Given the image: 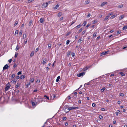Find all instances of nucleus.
Here are the masks:
<instances>
[{
    "instance_id": "1",
    "label": "nucleus",
    "mask_w": 127,
    "mask_h": 127,
    "mask_svg": "<svg viewBox=\"0 0 127 127\" xmlns=\"http://www.w3.org/2000/svg\"><path fill=\"white\" fill-rule=\"evenodd\" d=\"M64 109L65 112L67 113L69 111V109L68 106L67 105H65L64 106Z\"/></svg>"
},
{
    "instance_id": "2",
    "label": "nucleus",
    "mask_w": 127,
    "mask_h": 127,
    "mask_svg": "<svg viewBox=\"0 0 127 127\" xmlns=\"http://www.w3.org/2000/svg\"><path fill=\"white\" fill-rule=\"evenodd\" d=\"M43 100L42 98L39 99L37 98H36L35 99V102L36 103H39L40 102H42Z\"/></svg>"
},
{
    "instance_id": "3",
    "label": "nucleus",
    "mask_w": 127,
    "mask_h": 127,
    "mask_svg": "<svg viewBox=\"0 0 127 127\" xmlns=\"http://www.w3.org/2000/svg\"><path fill=\"white\" fill-rule=\"evenodd\" d=\"M10 87V84L9 83H7L6 85V87L5 88V90L6 91H7L9 89Z\"/></svg>"
},
{
    "instance_id": "4",
    "label": "nucleus",
    "mask_w": 127,
    "mask_h": 127,
    "mask_svg": "<svg viewBox=\"0 0 127 127\" xmlns=\"http://www.w3.org/2000/svg\"><path fill=\"white\" fill-rule=\"evenodd\" d=\"M48 3H50V2L49 1L48 2H46L43 3L42 5V7L43 8H45L48 5Z\"/></svg>"
},
{
    "instance_id": "5",
    "label": "nucleus",
    "mask_w": 127,
    "mask_h": 127,
    "mask_svg": "<svg viewBox=\"0 0 127 127\" xmlns=\"http://www.w3.org/2000/svg\"><path fill=\"white\" fill-rule=\"evenodd\" d=\"M85 74V73L84 72H81L78 74H77V76L78 77H80L81 76H82L84 75Z\"/></svg>"
},
{
    "instance_id": "6",
    "label": "nucleus",
    "mask_w": 127,
    "mask_h": 127,
    "mask_svg": "<svg viewBox=\"0 0 127 127\" xmlns=\"http://www.w3.org/2000/svg\"><path fill=\"white\" fill-rule=\"evenodd\" d=\"M109 52L108 50L104 51L101 53V55H103L107 54L108 52Z\"/></svg>"
},
{
    "instance_id": "7",
    "label": "nucleus",
    "mask_w": 127,
    "mask_h": 127,
    "mask_svg": "<svg viewBox=\"0 0 127 127\" xmlns=\"http://www.w3.org/2000/svg\"><path fill=\"white\" fill-rule=\"evenodd\" d=\"M9 67V66L7 64L5 65L3 67V69L4 70L7 69Z\"/></svg>"
},
{
    "instance_id": "8",
    "label": "nucleus",
    "mask_w": 127,
    "mask_h": 127,
    "mask_svg": "<svg viewBox=\"0 0 127 127\" xmlns=\"http://www.w3.org/2000/svg\"><path fill=\"white\" fill-rule=\"evenodd\" d=\"M107 4V2H103L101 5V6H104L105 4Z\"/></svg>"
},
{
    "instance_id": "9",
    "label": "nucleus",
    "mask_w": 127,
    "mask_h": 127,
    "mask_svg": "<svg viewBox=\"0 0 127 127\" xmlns=\"http://www.w3.org/2000/svg\"><path fill=\"white\" fill-rule=\"evenodd\" d=\"M125 16L124 15H123L121 16H120L119 18V20H121L122 19H123L124 17Z\"/></svg>"
},
{
    "instance_id": "10",
    "label": "nucleus",
    "mask_w": 127,
    "mask_h": 127,
    "mask_svg": "<svg viewBox=\"0 0 127 127\" xmlns=\"http://www.w3.org/2000/svg\"><path fill=\"white\" fill-rule=\"evenodd\" d=\"M89 68V66L83 68V71H85L87 70Z\"/></svg>"
},
{
    "instance_id": "11",
    "label": "nucleus",
    "mask_w": 127,
    "mask_h": 127,
    "mask_svg": "<svg viewBox=\"0 0 127 127\" xmlns=\"http://www.w3.org/2000/svg\"><path fill=\"white\" fill-rule=\"evenodd\" d=\"M81 24H80L78 25L77 26L75 27L74 28L76 29H78L81 26Z\"/></svg>"
},
{
    "instance_id": "12",
    "label": "nucleus",
    "mask_w": 127,
    "mask_h": 127,
    "mask_svg": "<svg viewBox=\"0 0 127 127\" xmlns=\"http://www.w3.org/2000/svg\"><path fill=\"white\" fill-rule=\"evenodd\" d=\"M120 74H121V76H123L125 75V74L123 72H121L119 73Z\"/></svg>"
},
{
    "instance_id": "13",
    "label": "nucleus",
    "mask_w": 127,
    "mask_h": 127,
    "mask_svg": "<svg viewBox=\"0 0 127 127\" xmlns=\"http://www.w3.org/2000/svg\"><path fill=\"white\" fill-rule=\"evenodd\" d=\"M59 6V5L58 4L56 5L54 7V9H56L58 8Z\"/></svg>"
},
{
    "instance_id": "14",
    "label": "nucleus",
    "mask_w": 127,
    "mask_h": 127,
    "mask_svg": "<svg viewBox=\"0 0 127 127\" xmlns=\"http://www.w3.org/2000/svg\"><path fill=\"white\" fill-rule=\"evenodd\" d=\"M47 61V59H44V60H43L42 62V64H44L46 63V62Z\"/></svg>"
},
{
    "instance_id": "15",
    "label": "nucleus",
    "mask_w": 127,
    "mask_h": 127,
    "mask_svg": "<svg viewBox=\"0 0 127 127\" xmlns=\"http://www.w3.org/2000/svg\"><path fill=\"white\" fill-rule=\"evenodd\" d=\"M60 78V76H59L57 77L56 80V81L57 82H58Z\"/></svg>"
},
{
    "instance_id": "16",
    "label": "nucleus",
    "mask_w": 127,
    "mask_h": 127,
    "mask_svg": "<svg viewBox=\"0 0 127 127\" xmlns=\"http://www.w3.org/2000/svg\"><path fill=\"white\" fill-rule=\"evenodd\" d=\"M34 78H30V81L32 83L34 81Z\"/></svg>"
},
{
    "instance_id": "17",
    "label": "nucleus",
    "mask_w": 127,
    "mask_h": 127,
    "mask_svg": "<svg viewBox=\"0 0 127 127\" xmlns=\"http://www.w3.org/2000/svg\"><path fill=\"white\" fill-rule=\"evenodd\" d=\"M25 76L24 75H22L20 77L21 79H23L25 78Z\"/></svg>"
},
{
    "instance_id": "18",
    "label": "nucleus",
    "mask_w": 127,
    "mask_h": 127,
    "mask_svg": "<svg viewBox=\"0 0 127 127\" xmlns=\"http://www.w3.org/2000/svg\"><path fill=\"white\" fill-rule=\"evenodd\" d=\"M87 23V22L86 21H84L83 22V23L82 24V25L84 26H85L86 24Z\"/></svg>"
},
{
    "instance_id": "19",
    "label": "nucleus",
    "mask_w": 127,
    "mask_h": 127,
    "mask_svg": "<svg viewBox=\"0 0 127 127\" xmlns=\"http://www.w3.org/2000/svg\"><path fill=\"white\" fill-rule=\"evenodd\" d=\"M117 111H118V112H116V115L117 116H118V113L120 114L121 113V112L120 110H118Z\"/></svg>"
},
{
    "instance_id": "20",
    "label": "nucleus",
    "mask_w": 127,
    "mask_h": 127,
    "mask_svg": "<svg viewBox=\"0 0 127 127\" xmlns=\"http://www.w3.org/2000/svg\"><path fill=\"white\" fill-rule=\"evenodd\" d=\"M127 29V26H124L123 28V30H125Z\"/></svg>"
},
{
    "instance_id": "21",
    "label": "nucleus",
    "mask_w": 127,
    "mask_h": 127,
    "mask_svg": "<svg viewBox=\"0 0 127 127\" xmlns=\"http://www.w3.org/2000/svg\"><path fill=\"white\" fill-rule=\"evenodd\" d=\"M34 53L33 52H32L31 53L30 56L31 57L32 56L34 55Z\"/></svg>"
},
{
    "instance_id": "22",
    "label": "nucleus",
    "mask_w": 127,
    "mask_h": 127,
    "mask_svg": "<svg viewBox=\"0 0 127 127\" xmlns=\"http://www.w3.org/2000/svg\"><path fill=\"white\" fill-rule=\"evenodd\" d=\"M39 21L41 23H42L43 22V19L42 18H41L39 20Z\"/></svg>"
},
{
    "instance_id": "23",
    "label": "nucleus",
    "mask_w": 127,
    "mask_h": 127,
    "mask_svg": "<svg viewBox=\"0 0 127 127\" xmlns=\"http://www.w3.org/2000/svg\"><path fill=\"white\" fill-rule=\"evenodd\" d=\"M123 6V4H120V5H119L118 6V7L119 8H122Z\"/></svg>"
},
{
    "instance_id": "24",
    "label": "nucleus",
    "mask_w": 127,
    "mask_h": 127,
    "mask_svg": "<svg viewBox=\"0 0 127 127\" xmlns=\"http://www.w3.org/2000/svg\"><path fill=\"white\" fill-rule=\"evenodd\" d=\"M22 30H20V32L19 33V34L20 35H22Z\"/></svg>"
},
{
    "instance_id": "25",
    "label": "nucleus",
    "mask_w": 127,
    "mask_h": 127,
    "mask_svg": "<svg viewBox=\"0 0 127 127\" xmlns=\"http://www.w3.org/2000/svg\"><path fill=\"white\" fill-rule=\"evenodd\" d=\"M18 22L17 21H16L15 22V24H14V26H16L18 24Z\"/></svg>"
},
{
    "instance_id": "26",
    "label": "nucleus",
    "mask_w": 127,
    "mask_h": 127,
    "mask_svg": "<svg viewBox=\"0 0 127 127\" xmlns=\"http://www.w3.org/2000/svg\"><path fill=\"white\" fill-rule=\"evenodd\" d=\"M20 85V84L19 83H17L16 85V86L15 88H18Z\"/></svg>"
},
{
    "instance_id": "27",
    "label": "nucleus",
    "mask_w": 127,
    "mask_h": 127,
    "mask_svg": "<svg viewBox=\"0 0 127 127\" xmlns=\"http://www.w3.org/2000/svg\"><path fill=\"white\" fill-rule=\"evenodd\" d=\"M11 82L12 83L14 84L16 83V81H15L14 80H12L11 81Z\"/></svg>"
},
{
    "instance_id": "28",
    "label": "nucleus",
    "mask_w": 127,
    "mask_h": 127,
    "mask_svg": "<svg viewBox=\"0 0 127 127\" xmlns=\"http://www.w3.org/2000/svg\"><path fill=\"white\" fill-rule=\"evenodd\" d=\"M70 41L69 40H67L66 41V44L67 45H68L70 42Z\"/></svg>"
},
{
    "instance_id": "29",
    "label": "nucleus",
    "mask_w": 127,
    "mask_h": 127,
    "mask_svg": "<svg viewBox=\"0 0 127 127\" xmlns=\"http://www.w3.org/2000/svg\"><path fill=\"white\" fill-rule=\"evenodd\" d=\"M105 87L103 88H102V89H101V91L102 92H103L104 91V90H105Z\"/></svg>"
},
{
    "instance_id": "30",
    "label": "nucleus",
    "mask_w": 127,
    "mask_h": 127,
    "mask_svg": "<svg viewBox=\"0 0 127 127\" xmlns=\"http://www.w3.org/2000/svg\"><path fill=\"white\" fill-rule=\"evenodd\" d=\"M83 29L82 28H81V29H80L79 30L78 32L79 33H80V32H81L82 31V30H83Z\"/></svg>"
},
{
    "instance_id": "31",
    "label": "nucleus",
    "mask_w": 127,
    "mask_h": 127,
    "mask_svg": "<svg viewBox=\"0 0 127 127\" xmlns=\"http://www.w3.org/2000/svg\"><path fill=\"white\" fill-rule=\"evenodd\" d=\"M15 74H13L11 76V77L12 78H13L15 77Z\"/></svg>"
},
{
    "instance_id": "32",
    "label": "nucleus",
    "mask_w": 127,
    "mask_h": 127,
    "mask_svg": "<svg viewBox=\"0 0 127 127\" xmlns=\"http://www.w3.org/2000/svg\"><path fill=\"white\" fill-rule=\"evenodd\" d=\"M92 80H91V81L89 82L86 83L85 84V85H88L90 84V83L91 82V81H92Z\"/></svg>"
},
{
    "instance_id": "33",
    "label": "nucleus",
    "mask_w": 127,
    "mask_h": 127,
    "mask_svg": "<svg viewBox=\"0 0 127 127\" xmlns=\"http://www.w3.org/2000/svg\"><path fill=\"white\" fill-rule=\"evenodd\" d=\"M97 20H95L93 22V24H94L96 22H97Z\"/></svg>"
},
{
    "instance_id": "34",
    "label": "nucleus",
    "mask_w": 127,
    "mask_h": 127,
    "mask_svg": "<svg viewBox=\"0 0 127 127\" xmlns=\"http://www.w3.org/2000/svg\"><path fill=\"white\" fill-rule=\"evenodd\" d=\"M72 109H78V107H72Z\"/></svg>"
},
{
    "instance_id": "35",
    "label": "nucleus",
    "mask_w": 127,
    "mask_h": 127,
    "mask_svg": "<svg viewBox=\"0 0 127 127\" xmlns=\"http://www.w3.org/2000/svg\"><path fill=\"white\" fill-rule=\"evenodd\" d=\"M86 30H84L82 32V35H83L86 32Z\"/></svg>"
},
{
    "instance_id": "36",
    "label": "nucleus",
    "mask_w": 127,
    "mask_h": 127,
    "mask_svg": "<svg viewBox=\"0 0 127 127\" xmlns=\"http://www.w3.org/2000/svg\"><path fill=\"white\" fill-rule=\"evenodd\" d=\"M109 16H106L104 19V21H105V20L108 19L109 18Z\"/></svg>"
},
{
    "instance_id": "37",
    "label": "nucleus",
    "mask_w": 127,
    "mask_h": 127,
    "mask_svg": "<svg viewBox=\"0 0 127 127\" xmlns=\"http://www.w3.org/2000/svg\"><path fill=\"white\" fill-rule=\"evenodd\" d=\"M71 55L72 57H74L75 56V53H74V52H72L71 53Z\"/></svg>"
},
{
    "instance_id": "38",
    "label": "nucleus",
    "mask_w": 127,
    "mask_h": 127,
    "mask_svg": "<svg viewBox=\"0 0 127 127\" xmlns=\"http://www.w3.org/2000/svg\"><path fill=\"white\" fill-rule=\"evenodd\" d=\"M18 55V53H16L15 54V57L16 58L17 57Z\"/></svg>"
},
{
    "instance_id": "39",
    "label": "nucleus",
    "mask_w": 127,
    "mask_h": 127,
    "mask_svg": "<svg viewBox=\"0 0 127 127\" xmlns=\"http://www.w3.org/2000/svg\"><path fill=\"white\" fill-rule=\"evenodd\" d=\"M22 74V72L21 71L17 73V74L18 75H19L20 74Z\"/></svg>"
},
{
    "instance_id": "40",
    "label": "nucleus",
    "mask_w": 127,
    "mask_h": 127,
    "mask_svg": "<svg viewBox=\"0 0 127 127\" xmlns=\"http://www.w3.org/2000/svg\"><path fill=\"white\" fill-rule=\"evenodd\" d=\"M32 106H34L35 105V103L34 102H32Z\"/></svg>"
},
{
    "instance_id": "41",
    "label": "nucleus",
    "mask_w": 127,
    "mask_h": 127,
    "mask_svg": "<svg viewBox=\"0 0 127 127\" xmlns=\"http://www.w3.org/2000/svg\"><path fill=\"white\" fill-rule=\"evenodd\" d=\"M48 47L49 48H50L51 47V44H48Z\"/></svg>"
},
{
    "instance_id": "42",
    "label": "nucleus",
    "mask_w": 127,
    "mask_h": 127,
    "mask_svg": "<svg viewBox=\"0 0 127 127\" xmlns=\"http://www.w3.org/2000/svg\"><path fill=\"white\" fill-rule=\"evenodd\" d=\"M96 32H95L93 36L94 37L96 36Z\"/></svg>"
},
{
    "instance_id": "43",
    "label": "nucleus",
    "mask_w": 127,
    "mask_h": 127,
    "mask_svg": "<svg viewBox=\"0 0 127 127\" xmlns=\"http://www.w3.org/2000/svg\"><path fill=\"white\" fill-rule=\"evenodd\" d=\"M44 97H46L48 99H49V97L48 96L46 95H44Z\"/></svg>"
},
{
    "instance_id": "44",
    "label": "nucleus",
    "mask_w": 127,
    "mask_h": 127,
    "mask_svg": "<svg viewBox=\"0 0 127 127\" xmlns=\"http://www.w3.org/2000/svg\"><path fill=\"white\" fill-rule=\"evenodd\" d=\"M62 15V13L61 12L59 13L58 14V16H60Z\"/></svg>"
},
{
    "instance_id": "45",
    "label": "nucleus",
    "mask_w": 127,
    "mask_h": 127,
    "mask_svg": "<svg viewBox=\"0 0 127 127\" xmlns=\"http://www.w3.org/2000/svg\"><path fill=\"white\" fill-rule=\"evenodd\" d=\"M89 1L87 0V1H85V2L86 3V4H88L89 3Z\"/></svg>"
},
{
    "instance_id": "46",
    "label": "nucleus",
    "mask_w": 127,
    "mask_h": 127,
    "mask_svg": "<svg viewBox=\"0 0 127 127\" xmlns=\"http://www.w3.org/2000/svg\"><path fill=\"white\" fill-rule=\"evenodd\" d=\"M113 14L111 12L108 14V16H110V15H112Z\"/></svg>"
},
{
    "instance_id": "47",
    "label": "nucleus",
    "mask_w": 127,
    "mask_h": 127,
    "mask_svg": "<svg viewBox=\"0 0 127 127\" xmlns=\"http://www.w3.org/2000/svg\"><path fill=\"white\" fill-rule=\"evenodd\" d=\"M18 30H16L15 32V34H17L18 33Z\"/></svg>"
},
{
    "instance_id": "48",
    "label": "nucleus",
    "mask_w": 127,
    "mask_h": 127,
    "mask_svg": "<svg viewBox=\"0 0 127 127\" xmlns=\"http://www.w3.org/2000/svg\"><path fill=\"white\" fill-rule=\"evenodd\" d=\"M99 118L100 119H101L103 118V116L101 115H99Z\"/></svg>"
},
{
    "instance_id": "49",
    "label": "nucleus",
    "mask_w": 127,
    "mask_h": 127,
    "mask_svg": "<svg viewBox=\"0 0 127 127\" xmlns=\"http://www.w3.org/2000/svg\"><path fill=\"white\" fill-rule=\"evenodd\" d=\"M91 25L90 24H88L86 26V27L87 28H88Z\"/></svg>"
},
{
    "instance_id": "50",
    "label": "nucleus",
    "mask_w": 127,
    "mask_h": 127,
    "mask_svg": "<svg viewBox=\"0 0 127 127\" xmlns=\"http://www.w3.org/2000/svg\"><path fill=\"white\" fill-rule=\"evenodd\" d=\"M24 34L23 36V38L24 39L26 37V34H25V36H24Z\"/></svg>"
},
{
    "instance_id": "51",
    "label": "nucleus",
    "mask_w": 127,
    "mask_h": 127,
    "mask_svg": "<svg viewBox=\"0 0 127 127\" xmlns=\"http://www.w3.org/2000/svg\"><path fill=\"white\" fill-rule=\"evenodd\" d=\"M95 103H93L92 104V106L93 107H95Z\"/></svg>"
},
{
    "instance_id": "52",
    "label": "nucleus",
    "mask_w": 127,
    "mask_h": 127,
    "mask_svg": "<svg viewBox=\"0 0 127 127\" xmlns=\"http://www.w3.org/2000/svg\"><path fill=\"white\" fill-rule=\"evenodd\" d=\"M82 40H81V38H80L79 39V40H78V42H81V41Z\"/></svg>"
},
{
    "instance_id": "53",
    "label": "nucleus",
    "mask_w": 127,
    "mask_h": 127,
    "mask_svg": "<svg viewBox=\"0 0 127 127\" xmlns=\"http://www.w3.org/2000/svg\"><path fill=\"white\" fill-rule=\"evenodd\" d=\"M69 110H72V107H69Z\"/></svg>"
},
{
    "instance_id": "54",
    "label": "nucleus",
    "mask_w": 127,
    "mask_h": 127,
    "mask_svg": "<svg viewBox=\"0 0 127 127\" xmlns=\"http://www.w3.org/2000/svg\"><path fill=\"white\" fill-rule=\"evenodd\" d=\"M18 45H17L15 49V50L16 51H17L18 49H19V48H18Z\"/></svg>"
},
{
    "instance_id": "55",
    "label": "nucleus",
    "mask_w": 127,
    "mask_h": 127,
    "mask_svg": "<svg viewBox=\"0 0 127 127\" xmlns=\"http://www.w3.org/2000/svg\"><path fill=\"white\" fill-rule=\"evenodd\" d=\"M39 48H37L35 50V52H37V51L39 50Z\"/></svg>"
},
{
    "instance_id": "56",
    "label": "nucleus",
    "mask_w": 127,
    "mask_h": 127,
    "mask_svg": "<svg viewBox=\"0 0 127 127\" xmlns=\"http://www.w3.org/2000/svg\"><path fill=\"white\" fill-rule=\"evenodd\" d=\"M31 24H32V22H31V21H30L29 22V26H30L31 25Z\"/></svg>"
},
{
    "instance_id": "57",
    "label": "nucleus",
    "mask_w": 127,
    "mask_h": 127,
    "mask_svg": "<svg viewBox=\"0 0 127 127\" xmlns=\"http://www.w3.org/2000/svg\"><path fill=\"white\" fill-rule=\"evenodd\" d=\"M12 61V59H10L8 60V62L9 63H11Z\"/></svg>"
},
{
    "instance_id": "58",
    "label": "nucleus",
    "mask_w": 127,
    "mask_h": 127,
    "mask_svg": "<svg viewBox=\"0 0 127 127\" xmlns=\"http://www.w3.org/2000/svg\"><path fill=\"white\" fill-rule=\"evenodd\" d=\"M70 51L68 52H67V55L68 56L70 54Z\"/></svg>"
},
{
    "instance_id": "59",
    "label": "nucleus",
    "mask_w": 127,
    "mask_h": 127,
    "mask_svg": "<svg viewBox=\"0 0 127 127\" xmlns=\"http://www.w3.org/2000/svg\"><path fill=\"white\" fill-rule=\"evenodd\" d=\"M115 17V16L114 15H112L111 17V18L113 19Z\"/></svg>"
},
{
    "instance_id": "60",
    "label": "nucleus",
    "mask_w": 127,
    "mask_h": 127,
    "mask_svg": "<svg viewBox=\"0 0 127 127\" xmlns=\"http://www.w3.org/2000/svg\"><path fill=\"white\" fill-rule=\"evenodd\" d=\"M66 119V117H64L63 118V120H65Z\"/></svg>"
},
{
    "instance_id": "61",
    "label": "nucleus",
    "mask_w": 127,
    "mask_h": 127,
    "mask_svg": "<svg viewBox=\"0 0 127 127\" xmlns=\"http://www.w3.org/2000/svg\"><path fill=\"white\" fill-rule=\"evenodd\" d=\"M120 95L121 96H124V94L123 93H121L120 94Z\"/></svg>"
},
{
    "instance_id": "62",
    "label": "nucleus",
    "mask_w": 127,
    "mask_h": 127,
    "mask_svg": "<svg viewBox=\"0 0 127 127\" xmlns=\"http://www.w3.org/2000/svg\"><path fill=\"white\" fill-rule=\"evenodd\" d=\"M53 98H55L56 97V95L54 94H53Z\"/></svg>"
},
{
    "instance_id": "63",
    "label": "nucleus",
    "mask_w": 127,
    "mask_h": 127,
    "mask_svg": "<svg viewBox=\"0 0 127 127\" xmlns=\"http://www.w3.org/2000/svg\"><path fill=\"white\" fill-rule=\"evenodd\" d=\"M17 65L16 64H14L13 67L14 68H15V67Z\"/></svg>"
},
{
    "instance_id": "64",
    "label": "nucleus",
    "mask_w": 127,
    "mask_h": 127,
    "mask_svg": "<svg viewBox=\"0 0 127 127\" xmlns=\"http://www.w3.org/2000/svg\"><path fill=\"white\" fill-rule=\"evenodd\" d=\"M40 82V80H38V79H37V81H36V82H38V83H39Z\"/></svg>"
}]
</instances>
